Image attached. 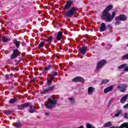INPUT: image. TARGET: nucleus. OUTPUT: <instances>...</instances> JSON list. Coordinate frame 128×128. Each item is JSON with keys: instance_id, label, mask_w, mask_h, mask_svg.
I'll return each instance as SVG.
<instances>
[{"instance_id": "1", "label": "nucleus", "mask_w": 128, "mask_h": 128, "mask_svg": "<svg viewBox=\"0 0 128 128\" xmlns=\"http://www.w3.org/2000/svg\"><path fill=\"white\" fill-rule=\"evenodd\" d=\"M116 14V11L112 12V15H110L108 12L104 10L102 13L101 19L105 20L106 22H110L114 18Z\"/></svg>"}, {"instance_id": "2", "label": "nucleus", "mask_w": 128, "mask_h": 128, "mask_svg": "<svg viewBox=\"0 0 128 128\" xmlns=\"http://www.w3.org/2000/svg\"><path fill=\"white\" fill-rule=\"evenodd\" d=\"M56 102H58L56 98L54 96H51L45 102V106L46 108H54L56 106Z\"/></svg>"}, {"instance_id": "3", "label": "nucleus", "mask_w": 128, "mask_h": 128, "mask_svg": "<svg viewBox=\"0 0 128 128\" xmlns=\"http://www.w3.org/2000/svg\"><path fill=\"white\" fill-rule=\"evenodd\" d=\"M78 10L76 7H72L70 10H68L64 13L66 18H72V16H76V13Z\"/></svg>"}, {"instance_id": "4", "label": "nucleus", "mask_w": 128, "mask_h": 128, "mask_svg": "<svg viewBox=\"0 0 128 128\" xmlns=\"http://www.w3.org/2000/svg\"><path fill=\"white\" fill-rule=\"evenodd\" d=\"M106 64V60H100L97 63L96 70H100V68H102Z\"/></svg>"}, {"instance_id": "5", "label": "nucleus", "mask_w": 128, "mask_h": 128, "mask_svg": "<svg viewBox=\"0 0 128 128\" xmlns=\"http://www.w3.org/2000/svg\"><path fill=\"white\" fill-rule=\"evenodd\" d=\"M20 50L18 49H14L13 50V54L10 56V60H14V58H16L20 56Z\"/></svg>"}, {"instance_id": "6", "label": "nucleus", "mask_w": 128, "mask_h": 128, "mask_svg": "<svg viewBox=\"0 0 128 128\" xmlns=\"http://www.w3.org/2000/svg\"><path fill=\"white\" fill-rule=\"evenodd\" d=\"M126 88L128 86L124 84H120L119 85L117 86L116 88L120 92H124L126 90Z\"/></svg>"}, {"instance_id": "7", "label": "nucleus", "mask_w": 128, "mask_h": 128, "mask_svg": "<svg viewBox=\"0 0 128 128\" xmlns=\"http://www.w3.org/2000/svg\"><path fill=\"white\" fill-rule=\"evenodd\" d=\"M72 4H74V1H72V0L67 1L66 2V4H65V6H64V10H70V8H72Z\"/></svg>"}, {"instance_id": "8", "label": "nucleus", "mask_w": 128, "mask_h": 128, "mask_svg": "<svg viewBox=\"0 0 128 128\" xmlns=\"http://www.w3.org/2000/svg\"><path fill=\"white\" fill-rule=\"evenodd\" d=\"M54 88H56V86L54 85L52 86L48 87V88L42 90L40 92V94H48V92H52V90H54Z\"/></svg>"}, {"instance_id": "9", "label": "nucleus", "mask_w": 128, "mask_h": 128, "mask_svg": "<svg viewBox=\"0 0 128 128\" xmlns=\"http://www.w3.org/2000/svg\"><path fill=\"white\" fill-rule=\"evenodd\" d=\"M72 82H84V79L80 76H76L72 80Z\"/></svg>"}, {"instance_id": "10", "label": "nucleus", "mask_w": 128, "mask_h": 128, "mask_svg": "<svg viewBox=\"0 0 128 128\" xmlns=\"http://www.w3.org/2000/svg\"><path fill=\"white\" fill-rule=\"evenodd\" d=\"M115 20H120V22L126 20V16L124 14H121L118 16L116 17Z\"/></svg>"}, {"instance_id": "11", "label": "nucleus", "mask_w": 128, "mask_h": 128, "mask_svg": "<svg viewBox=\"0 0 128 128\" xmlns=\"http://www.w3.org/2000/svg\"><path fill=\"white\" fill-rule=\"evenodd\" d=\"M86 48H88V47H86V46H84L80 48L78 52L80 54H84L86 52Z\"/></svg>"}, {"instance_id": "12", "label": "nucleus", "mask_w": 128, "mask_h": 128, "mask_svg": "<svg viewBox=\"0 0 128 128\" xmlns=\"http://www.w3.org/2000/svg\"><path fill=\"white\" fill-rule=\"evenodd\" d=\"M128 94L124 95L122 98L120 99V102L121 104H124L126 102V100H128Z\"/></svg>"}, {"instance_id": "13", "label": "nucleus", "mask_w": 128, "mask_h": 128, "mask_svg": "<svg viewBox=\"0 0 128 128\" xmlns=\"http://www.w3.org/2000/svg\"><path fill=\"white\" fill-rule=\"evenodd\" d=\"M94 87L90 86L88 88V94L91 96L94 94Z\"/></svg>"}, {"instance_id": "14", "label": "nucleus", "mask_w": 128, "mask_h": 128, "mask_svg": "<svg viewBox=\"0 0 128 128\" xmlns=\"http://www.w3.org/2000/svg\"><path fill=\"white\" fill-rule=\"evenodd\" d=\"M100 32H105L106 30V24L104 23H102L101 26L100 28Z\"/></svg>"}, {"instance_id": "15", "label": "nucleus", "mask_w": 128, "mask_h": 128, "mask_svg": "<svg viewBox=\"0 0 128 128\" xmlns=\"http://www.w3.org/2000/svg\"><path fill=\"white\" fill-rule=\"evenodd\" d=\"M113 88H114V86H108V88L104 89V92L105 94H108V92H110V91L112 90Z\"/></svg>"}, {"instance_id": "16", "label": "nucleus", "mask_w": 128, "mask_h": 128, "mask_svg": "<svg viewBox=\"0 0 128 128\" xmlns=\"http://www.w3.org/2000/svg\"><path fill=\"white\" fill-rule=\"evenodd\" d=\"M112 126V123L110 122H108L103 125L102 128H110V126Z\"/></svg>"}, {"instance_id": "17", "label": "nucleus", "mask_w": 128, "mask_h": 128, "mask_svg": "<svg viewBox=\"0 0 128 128\" xmlns=\"http://www.w3.org/2000/svg\"><path fill=\"white\" fill-rule=\"evenodd\" d=\"M62 36V32H58L56 38L57 40H60Z\"/></svg>"}, {"instance_id": "18", "label": "nucleus", "mask_w": 128, "mask_h": 128, "mask_svg": "<svg viewBox=\"0 0 128 128\" xmlns=\"http://www.w3.org/2000/svg\"><path fill=\"white\" fill-rule=\"evenodd\" d=\"M13 42L16 48H20V41H18V40H16V39H14L13 40Z\"/></svg>"}, {"instance_id": "19", "label": "nucleus", "mask_w": 128, "mask_h": 128, "mask_svg": "<svg viewBox=\"0 0 128 128\" xmlns=\"http://www.w3.org/2000/svg\"><path fill=\"white\" fill-rule=\"evenodd\" d=\"M12 126H15V128H20V126H22V124L20 123V122H16L15 123H13Z\"/></svg>"}, {"instance_id": "20", "label": "nucleus", "mask_w": 128, "mask_h": 128, "mask_svg": "<svg viewBox=\"0 0 128 128\" xmlns=\"http://www.w3.org/2000/svg\"><path fill=\"white\" fill-rule=\"evenodd\" d=\"M112 8H114L112 5L110 4L108 6H107V8H106L104 10H105V12H108L110 10H112Z\"/></svg>"}, {"instance_id": "21", "label": "nucleus", "mask_w": 128, "mask_h": 128, "mask_svg": "<svg viewBox=\"0 0 128 128\" xmlns=\"http://www.w3.org/2000/svg\"><path fill=\"white\" fill-rule=\"evenodd\" d=\"M36 112V107H34V106H30V108L29 110V112L30 114H34Z\"/></svg>"}, {"instance_id": "22", "label": "nucleus", "mask_w": 128, "mask_h": 128, "mask_svg": "<svg viewBox=\"0 0 128 128\" xmlns=\"http://www.w3.org/2000/svg\"><path fill=\"white\" fill-rule=\"evenodd\" d=\"M53 80H54V79H52V78H48L47 79V86H50Z\"/></svg>"}, {"instance_id": "23", "label": "nucleus", "mask_w": 128, "mask_h": 128, "mask_svg": "<svg viewBox=\"0 0 128 128\" xmlns=\"http://www.w3.org/2000/svg\"><path fill=\"white\" fill-rule=\"evenodd\" d=\"M52 36H50L46 40V44H50V42H52Z\"/></svg>"}, {"instance_id": "24", "label": "nucleus", "mask_w": 128, "mask_h": 128, "mask_svg": "<svg viewBox=\"0 0 128 128\" xmlns=\"http://www.w3.org/2000/svg\"><path fill=\"white\" fill-rule=\"evenodd\" d=\"M120 128H128V122H125L120 126Z\"/></svg>"}, {"instance_id": "25", "label": "nucleus", "mask_w": 128, "mask_h": 128, "mask_svg": "<svg viewBox=\"0 0 128 128\" xmlns=\"http://www.w3.org/2000/svg\"><path fill=\"white\" fill-rule=\"evenodd\" d=\"M2 42H8V40H10V38H8L5 36H4L2 37Z\"/></svg>"}, {"instance_id": "26", "label": "nucleus", "mask_w": 128, "mask_h": 128, "mask_svg": "<svg viewBox=\"0 0 128 128\" xmlns=\"http://www.w3.org/2000/svg\"><path fill=\"white\" fill-rule=\"evenodd\" d=\"M126 66H128V64H122L118 66V68L120 70H122V68H126Z\"/></svg>"}, {"instance_id": "27", "label": "nucleus", "mask_w": 128, "mask_h": 128, "mask_svg": "<svg viewBox=\"0 0 128 128\" xmlns=\"http://www.w3.org/2000/svg\"><path fill=\"white\" fill-rule=\"evenodd\" d=\"M113 102H114V100H112V99H111L108 101V104H107L108 108H110V104H112Z\"/></svg>"}, {"instance_id": "28", "label": "nucleus", "mask_w": 128, "mask_h": 128, "mask_svg": "<svg viewBox=\"0 0 128 128\" xmlns=\"http://www.w3.org/2000/svg\"><path fill=\"white\" fill-rule=\"evenodd\" d=\"M16 98H11L10 100H9V104H14V102H16Z\"/></svg>"}, {"instance_id": "29", "label": "nucleus", "mask_w": 128, "mask_h": 128, "mask_svg": "<svg viewBox=\"0 0 128 128\" xmlns=\"http://www.w3.org/2000/svg\"><path fill=\"white\" fill-rule=\"evenodd\" d=\"M108 82H110V80L105 79L102 82V84H108Z\"/></svg>"}, {"instance_id": "30", "label": "nucleus", "mask_w": 128, "mask_h": 128, "mask_svg": "<svg viewBox=\"0 0 128 128\" xmlns=\"http://www.w3.org/2000/svg\"><path fill=\"white\" fill-rule=\"evenodd\" d=\"M23 107L24 108H28V106H30V103L26 102L24 104H22Z\"/></svg>"}, {"instance_id": "31", "label": "nucleus", "mask_w": 128, "mask_h": 128, "mask_svg": "<svg viewBox=\"0 0 128 128\" xmlns=\"http://www.w3.org/2000/svg\"><path fill=\"white\" fill-rule=\"evenodd\" d=\"M56 76V72H52V75L50 76V78H52V80H54V76Z\"/></svg>"}, {"instance_id": "32", "label": "nucleus", "mask_w": 128, "mask_h": 128, "mask_svg": "<svg viewBox=\"0 0 128 128\" xmlns=\"http://www.w3.org/2000/svg\"><path fill=\"white\" fill-rule=\"evenodd\" d=\"M122 60H128V54L124 55L122 56Z\"/></svg>"}, {"instance_id": "33", "label": "nucleus", "mask_w": 128, "mask_h": 128, "mask_svg": "<svg viewBox=\"0 0 128 128\" xmlns=\"http://www.w3.org/2000/svg\"><path fill=\"white\" fill-rule=\"evenodd\" d=\"M51 66L50 65H48L46 67L44 68V70H50Z\"/></svg>"}, {"instance_id": "34", "label": "nucleus", "mask_w": 128, "mask_h": 128, "mask_svg": "<svg viewBox=\"0 0 128 128\" xmlns=\"http://www.w3.org/2000/svg\"><path fill=\"white\" fill-rule=\"evenodd\" d=\"M44 46V42H42L39 45V48H42Z\"/></svg>"}, {"instance_id": "35", "label": "nucleus", "mask_w": 128, "mask_h": 128, "mask_svg": "<svg viewBox=\"0 0 128 128\" xmlns=\"http://www.w3.org/2000/svg\"><path fill=\"white\" fill-rule=\"evenodd\" d=\"M86 126L87 128H94L92 126V124H89V123H87L86 124Z\"/></svg>"}, {"instance_id": "36", "label": "nucleus", "mask_w": 128, "mask_h": 128, "mask_svg": "<svg viewBox=\"0 0 128 128\" xmlns=\"http://www.w3.org/2000/svg\"><path fill=\"white\" fill-rule=\"evenodd\" d=\"M70 100L72 102V104H74V99L72 98H69Z\"/></svg>"}, {"instance_id": "37", "label": "nucleus", "mask_w": 128, "mask_h": 128, "mask_svg": "<svg viewBox=\"0 0 128 128\" xmlns=\"http://www.w3.org/2000/svg\"><path fill=\"white\" fill-rule=\"evenodd\" d=\"M6 116H8V114H12V111L10 110H6V112L4 113Z\"/></svg>"}, {"instance_id": "38", "label": "nucleus", "mask_w": 128, "mask_h": 128, "mask_svg": "<svg viewBox=\"0 0 128 128\" xmlns=\"http://www.w3.org/2000/svg\"><path fill=\"white\" fill-rule=\"evenodd\" d=\"M24 106L22 104L18 106V109L20 110H22V109H24Z\"/></svg>"}, {"instance_id": "39", "label": "nucleus", "mask_w": 128, "mask_h": 128, "mask_svg": "<svg viewBox=\"0 0 128 128\" xmlns=\"http://www.w3.org/2000/svg\"><path fill=\"white\" fill-rule=\"evenodd\" d=\"M120 20H116V22H115V26H118V24H120Z\"/></svg>"}, {"instance_id": "40", "label": "nucleus", "mask_w": 128, "mask_h": 128, "mask_svg": "<svg viewBox=\"0 0 128 128\" xmlns=\"http://www.w3.org/2000/svg\"><path fill=\"white\" fill-rule=\"evenodd\" d=\"M117 114H119V116H120V114H122V110H118Z\"/></svg>"}, {"instance_id": "41", "label": "nucleus", "mask_w": 128, "mask_h": 128, "mask_svg": "<svg viewBox=\"0 0 128 128\" xmlns=\"http://www.w3.org/2000/svg\"><path fill=\"white\" fill-rule=\"evenodd\" d=\"M124 118H128V113H126L124 116Z\"/></svg>"}, {"instance_id": "42", "label": "nucleus", "mask_w": 128, "mask_h": 128, "mask_svg": "<svg viewBox=\"0 0 128 128\" xmlns=\"http://www.w3.org/2000/svg\"><path fill=\"white\" fill-rule=\"evenodd\" d=\"M12 70H14V72H16V71L18 70H16V68L14 67H12Z\"/></svg>"}, {"instance_id": "43", "label": "nucleus", "mask_w": 128, "mask_h": 128, "mask_svg": "<svg viewBox=\"0 0 128 128\" xmlns=\"http://www.w3.org/2000/svg\"><path fill=\"white\" fill-rule=\"evenodd\" d=\"M107 28H112V25H110V24H108V25L107 26Z\"/></svg>"}, {"instance_id": "44", "label": "nucleus", "mask_w": 128, "mask_h": 128, "mask_svg": "<svg viewBox=\"0 0 128 128\" xmlns=\"http://www.w3.org/2000/svg\"><path fill=\"white\" fill-rule=\"evenodd\" d=\"M5 78L6 80H10V76L8 75H6Z\"/></svg>"}, {"instance_id": "45", "label": "nucleus", "mask_w": 128, "mask_h": 128, "mask_svg": "<svg viewBox=\"0 0 128 128\" xmlns=\"http://www.w3.org/2000/svg\"><path fill=\"white\" fill-rule=\"evenodd\" d=\"M124 70H126V72H128V66H126V68H124Z\"/></svg>"}, {"instance_id": "46", "label": "nucleus", "mask_w": 128, "mask_h": 128, "mask_svg": "<svg viewBox=\"0 0 128 128\" xmlns=\"http://www.w3.org/2000/svg\"><path fill=\"white\" fill-rule=\"evenodd\" d=\"M114 116H116V118H118V116H120L119 114H118V113L115 114Z\"/></svg>"}, {"instance_id": "47", "label": "nucleus", "mask_w": 128, "mask_h": 128, "mask_svg": "<svg viewBox=\"0 0 128 128\" xmlns=\"http://www.w3.org/2000/svg\"><path fill=\"white\" fill-rule=\"evenodd\" d=\"M110 128H120V126H117L116 127H115V126H112V127H110Z\"/></svg>"}, {"instance_id": "48", "label": "nucleus", "mask_w": 128, "mask_h": 128, "mask_svg": "<svg viewBox=\"0 0 128 128\" xmlns=\"http://www.w3.org/2000/svg\"><path fill=\"white\" fill-rule=\"evenodd\" d=\"M46 116H50V112H46L45 113Z\"/></svg>"}, {"instance_id": "49", "label": "nucleus", "mask_w": 128, "mask_h": 128, "mask_svg": "<svg viewBox=\"0 0 128 128\" xmlns=\"http://www.w3.org/2000/svg\"><path fill=\"white\" fill-rule=\"evenodd\" d=\"M32 80H33V82H36V78H33Z\"/></svg>"}, {"instance_id": "50", "label": "nucleus", "mask_w": 128, "mask_h": 128, "mask_svg": "<svg viewBox=\"0 0 128 128\" xmlns=\"http://www.w3.org/2000/svg\"><path fill=\"white\" fill-rule=\"evenodd\" d=\"M59 66H60V68L62 66V64H60Z\"/></svg>"}]
</instances>
